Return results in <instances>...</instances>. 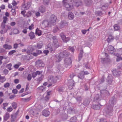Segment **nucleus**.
Instances as JSON below:
<instances>
[{"mask_svg": "<svg viewBox=\"0 0 122 122\" xmlns=\"http://www.w3.org/2000/svg\"><path fill=\"white\" fill-rule=\"evenodd\" d=\"M56 16L54 15H52L50 17L49 22L44 20L43 21L42 25L45 27H49L51 25H54L56 22Z\"/></svg>", "mask_w": 122, "mask_h": 122, "instance_id": "obj_1", "label": "nucleus"}, {"mask_svg": "<svg viewBox=\"0 0 122 122\" xmlns=\"http://www.w3.org/2000/svg\"><path fill=\"white\" fill-rule=\"evenodd\" d=\"M116 102L114 100H109L108 103L106 104L107 107L104 109V111L107 114L112 113L113 111L114 105Z\"/></svg>", "mask_w": 122, "mask_h": 122, "instance_id": "obj_2", "label": "nucleus"}, {"mask_svg": "<svg viewBox=\"0 0 122 122\" xmlns=\"http://www.w3.org/2000/svg\"><path fill=\"white\" fill-rule=\"evenodd\" d=\"M68 53L66 51H65L60 53L58 55L56 56V61L59 62L60 61L63 57H64L65 56H67Z\"/></svg>", "mask_w": 122, "mask_h": 122, "instance_id": "obj_3", "label": "nucleus"}, {"mask_svg": "<svg viewBox=\"0 0 122 122\" xmlns=\"http://www.w3.org/2000/svg\"><path fill=\"white\" fill-rule=\"evenodd\" d=\"M68 109L67 112L68 113H75V110L73 105L71 103H69L67 106Z\"/></svg>", "mask_w": 122, "mask_h": 122, "instance_id": "obj_4", "label": "nucleus"}, {"mask_svg": "<svg viewBox=\"0 0 122 122\" xmlns=\"http://www.w3.org/2000/svg\"><path fill=\"white\" fill-rule=\"evenodd\" d=\"M63 2L64 3V6L66 8H68V9H67V10L68 11L70 10L71 9V6L68 4H66L65 3L71 4L72 0H63Z\"/></svg>", "mask_w": 122, "mask_h": 122, "instance_id": "obj_5", "label": "nucleus"}, {"mask_svg": "<svg viewBox=\"0 0 122 122\" xmlns=\"http://www.w3.org/2000/svg\"><path fill=\"white\" fill-rule=\"evenodd\" d=\"M52 38L54 40L53 41V45L54 46V47L56 48L58 47L59 44L57 40H56V37L55 36H53L52 37Z\"/></svg>", "mask_w": 122, "mask_h": 122, "instance_id": "obj_6", "label": "nucleus"}, {"mask_svg": "<svg viewBox=\"0 0 122 122\" xmlns=\"http://www.w3.org/2000/svg\"><path fill=\"white\" fill-rule=\"evenodd\" d=\"M64 42H66L70 40L69 37L66 38L65 36L64 35L63 33H61L60 34Z\"/></svg>", "mask_w": 122, "mask_h": 122, "instance_id": "obj_7", "label": "nucleus"}, {"mask_svg": "<svg viewBox=\"0 0 122 122\" xmlns=\"http://www.w3.org/2000/svg\"><path fill=\"white\" fill-rule=\"evenodd\" d=\"M36 65L37 67H41L44 66V64L41 61L38 60L36 62Z\"/></svg>", "mask_w": 122, "mask_h": 122, "instance_id": "obj_8", "label": "nucleus"}, {"mask_svg": "<svg viewBox=\"0 0 122 122\" xmlns=\"http://www.w3.org/2000/svg\"><path fill=\"white\" fill-rule=\"evenodd\" d=\"M59 79V77L57 76H56L54 77L51 76L50 78V80H51V82L53 83H55Z\"/></svg>", "mask_w": 122, "mask_h": 122, "instance_id": "obj_9", "label": "nucleus"}, {"mask_svg": "<svg viewBox=\"0 0 122 122\" xmlns=\"http://www.w3.org/2000/svg\"><path fill=\"white\" fill-rule=\"evenodd\" d=\"M34 50V48L31 46H29L28 48L26 53L28 55H30L32 54Z\"/></svg>", "mask_w": 122, "mask_h": 122, "instance_id": "obj_10", "label": "nucleus"}, {"mask_svg": "<svg viewBox=\"0 0 122 122\" xmlns=\"http://www.w3.org/2000/svg\"><path fill=\"white\" fill-rule=\"evenodd\" d=\"M36 90L40 92H42L45 91L46 90V87H44L42 86H40L37 88Z\"/></svg>", "mask_w": 122, "mask_h": 122, "instance_id": "obj_11", "label": "nucleus"}, {"mask_svg": "<svg viewBox=\"0 0 122 122\" xmlns=\"http://www.w3.org/2000/svg\"><path fill=\"white\" fill-rule=\"evenodd\" d=\"M105 54L106 56V58H101L102 62H103L104 61H106V62L109 61H110V59L109 58L108 55L106 53H105Z\"/></svg>", "mask_w": 122, "mask_h": 122, "instance_id": "obj_12", "label": "nucleus"}, {"mask_svg": "<svg viewBox=\"0 0 122 122\" xmlns=\"http://www.w3.org/2000/svg\"><path fill=\"white\" fill-rule=\"evenodd\" d=\"M75 84V83L73 81H71L69 83L68 87L70 89H71L73 88Z\"/></svg>", "mask_w": 122, "mask_h": 122, "instance_id": "obj_13", "label": "nucleus"}, {"mask_svg": "<svg viewBox=\"0 0 122 122\" xmlns=\"http://www.w3.org/2000/svg\"><path fill=\"white\" fill-rule=\"evenodd\" d=\"M50 114V112L47 110H44L42 111V114L43 115L45 116H48Z\"/></svg>", "mask_w": 122, "mask_h": 122, "instance_id": "obj_14", "label": "nucleus"}, {"mask_svg": "<svg viewBox=\"0 0 122 122\" xmlns=\"http://www.w3.org/2000/svg\"><path fill=\"white\" fill-rule=\"evenodd\" d=\"M100 106L101 105L100 104L97 105H93L91 107L94 109L98 110L100 109L101 107Z\"/></svg>", "mask_w": 122, "mask_h": 122, "instance_id": "obj_15", "label": "nucleus"}, {"mask_svg": "<svg viewBox=\"0 0 122 122\" xmlns=\"http://www.w3.org/2000/svg\"><path fill=\"white\" fill-rule=\"evenodd\" d=\"M3 47L4 49L8 50H9L12 48V47L11 45H8L7 44H4L3 45Z\"/></svg>", "mask_w": 122, "mask_h": 122, "instance_id": "obj_16", "label": "nucleus"}, {"mask_svg": "<svg viewBox=\"0 0 122 122\" xmlns=\"http://www.w3.org/2000/svg\"><path fill=\"white\" fill-rule=\"evenodd\" d=\"M38 10L41 13H43L45 12V9L44 7L40 6L38 8Z\"/></svg>", "mask_w": 122, "mask_h": 122, "instance_id": "obj_17", "label": "nucleus"}, {"mask_svg": "<svg viewBox=\"0 0 122 122\" xmlns=\"http://www.w3.org/2000/svg\"><path fill=\"white\" fill-rule=\"evenodd\" d=\"M42 32L41 30L37 28L36 30V34L38 36H40L42 34Z\"/></svg>", "mask_w": 122, "mask_h": 122, "instance_id": "obj_18", "label": "nucleus"}, {"mask_svg": "<svg viewBox=\"0 0 122 122\" xmlns=\"http://www.w3.org/2000/svg\"><path fill=\"white\" fill-rule=\"evenodd\" d=\"M114 38L113 36L110 35L107 39V41L108 42H110L112 41L114 39Z\"/></svg>", "mask_w": 122, "mask_h": 122, "instance_id": "obj_19", "label": "nucleus"}, {"mask_svg": "<svg viewBox=\"0 0 122 122\" xmlns=\"http://www.w3.org/2000/svg\"><path fill=\"white\" fill-rule=\"evenodd\" d=\"M9 113L6 112L4 116V120L5 121H7L9 117Z\"/></svg>", "mask_w": 122, "mask_h": 122, "instance_id": "obj_20", "label": "nucleus"}, {"mask_svg": "<svg viewBox=\"0 0 122 122\" xmlns=\"http://www.w3.org/2000/svg\"><path fill=\"white\" fill-rule=\"evenodd\" d=\"M77 76L79 78L81 79H83L84 77V75L82 71L79 73Z\"/></svg>", "mask_w": 122, "mask_h": 122, "instance_id": "obj_21", "label": "nucleus"}, {"mask_svg": "<svg viewBox=\"0 0 122 122\" xmlns=\"http://www.w3.org/2000/svg\"><path fill=\"white\" fill-rule=\"evenodd\" d=\"M29 36H30L31 39H32L35 37V36L34 33L32 32H30L29 34Z\"/></svg>", "mask_w": 122, "mask_h": 122, "instance_id": "obj_22", "label": "nucleus"}, {"mask_svg": "<svg viewBox=\"0 0 122 122\" xmlns=\"http://www.w3.org/2000/svg\"><path fill=\"white\" fill-rule=\"evenodd\" d=\"M108 50L109 52L110 53H112V51H113L114 50V48L113 46L110 45L108 47Z\"/></svg>", "mask_w": 122, "mask_h": 122, "instance_id": "obj_23", "label": "nucleus"}, {"mask_svg": "<svg viewBox=\"0 0 122 122\" xmlns=\"http://www.w3.org/2000/svg\"><path fill=\"white\" fill-rule=\"evenodd\" d=\"M50 45L48 44L47 46L46 47V48L47 49H48L51 52H53L54 51V50L52 49V48L49 46Z\"/></svg>", "mask_w": 122, "mask_h": 122, "instance_id": "obj_24", "label": "nucleus"}, {"mask_svg": "<svg viewBox=\"0 0 122 122\" xmlns=\"http://www.w3.org/2000/svg\"><path fill=\"white\" fill-rule=\"evenodd\" d=\"M90 102V101L89 100H84L83 103L84 105L86 106L88 105Z\"/></svg>", "mask_w": 122, "mask_h": 122, "instance_id": "obj_25", "label": "nucleus"}, {"mask_svg": "<svg viewBox=\"0 0 122 122\" xmlns=\"http://www.w3.org/2000/svg\"><path fill=\"white\" fill-rule=\"evenodd\" d=\"M43 108V106L41 105H39L35 109L37 111H39L41 110Z\"/></svg>", "mask_w": 122, "mask_h": 122, "instance_id": "obj_26", "label": "nucleus"}, {"mask_svg": "<svg viewBox=\"0 0 122 122\" xmlns=\"http://www.w3.org/2000/svg\"><path fill=\"white\" fill-rule=\"evenodd\" d=\"M29 7L27 6L25 3H24L22 6L21 10H23V9L25 10H27L29 9Z\"/></svg>", "mask_w": 122, "mask_h": 122, "instance_id": "obj_27", "label": "nucleus"}, {"mask_svg": "<svg viewBox=\"0 0 122 122\" xmlns=\"http://www.w3.org/2000/svg\"><path fill=\"white\" fill-rule=\"evenodd\" d=\"M74 16L72 12H70L69 13L68 18L69 19H72L74 18Z\"/></svg>", "mask_w": 122, "mask_h": 122, "instance_id": "obj_28", "label": "nucleus"}, {"mask_svg": "<svg viewBox=\"0 0 122 122\" xmlns=\"http://www.w3.org/2000/svg\"><path fill=\"white\" fill-rule=\"evenodd\" d=\"M31 12L30 11H28L25 15H24V17H29L31 16L32 15Z\"/></svg>", "mask_w": 122, "mask_h": 122, "instance_id": "obj_29", "label": "nucleus"}, {"mask_svg": "<svg viewBox=\"0 0 122 122\" xmlns=\"http://www.w3.org/2000/svg\"><path fill=\"white\" fill-rule=\"evenodd\" d=\"M70 122H77V118L76 117H72L70 119Z\"/></svg>", "mask_w": 122, "mask_h": 122, "instance_id": "obj_30", "label": "nucleus"}, {"mask_svg": "<svg viewBox=\"0 0 122 122\" xmlns=\"http://www.w3.org/2000/svg\"><path fill=\"white\" fill-rule=\"evenodd\" d=\"M43 45V44L41 42L37 43V48L38 49H40L42 48Z\"/></svg>", "mask_w": 122, "mask_h": 122, "instance_id": "obj_31", "label": "nucleus"}, {"mask_svg": "<svg viewBox=\"0 0 122 122\" xmlns=\"http://www.w3.org/2000/svg\"><path fill=\"white\" fill-rule=\"evenodd\" d=\"M6 80V79L4 76H1L0 75V81L3 83Z\"/></svg>", "mask_w": 122, "mask_h": 122, "instance_id": "obj_32", "label": "nucleus"}, {"mask_svg": "<svg viewBox=\"0 0 122 122\" xmlns=\"http://www.w3.org/2000/svg\"><path fill=\"white\" fill-rule=\"evenodd\" d=\"M81 2L80 0H78L75 2V5L76 6L78 7L79 5H81Z\"/></svg>", "mask_w": 122, "mask_h": 122, "instance_id": "obj_33", "label": "nucleus"}, {"mask_svg": "<svg viewBox=\"0 0 122 122\" xmlns=\"http://www.w3.org/2000/svg\"><path fill=\"white\" fill-rule=\"evenodd\" d=\"M13 33L15 34H17L19 33L20 32L19 30L17 29H14L13 31Z\"/></svg>", "mask_w": 122, "mask_h": 122, "instance_id": "obj_34", "label": "nucleus"}, {"mask_svg": "<svg viewBox=\"0 0 122 122\" xmlns=\"http://www.w3.org/2000/svg\"><path fill=\"white\" fill-rule=\"evenodd\" d=\"M47 94L46 96V97L47 98V99L49 98V97L51 93V91H47Z\"/></svg>", "mask_w": 122, "mask_h": 122, "instance_id": "obj_35", "label": "nucleus"}, {"mask_svg": "<svg viewBox=\"0 0 122 122\" xmlns=\"http://www.w3.org/2000/svg\"><path fill=\"white\" fill-rule=\"evenodd\" d=\"M114 30H117L120 29V27L117 24H115L114 26Z\"/></svg>", "mask_w": 122, "mask_h": 122, "instance_id": "obj_36", "label": "nucleus"}, {"mask_svg": "<svg viewBox=\"0 0 122 122\" xmlns=\"http://www.w3.org/2000/svg\"><path fill=\"white\" fill-rule=\"evenodd\" d=\"M21 65L20 63H18L17 64H16L14 66V67L15 68L17 69L18 68L19 66Z\"/></svg>", "mask_w": 122, "mask_h": 122, "instance_id": "obj_37", "label": "nucleus"}, {"mask_svg": "<svg viewBox=\"0 0 122 122\" xmlns=\"http://www.w3.org/2000/svg\"><path fill=\"white\" fill-rule=\"evenodd\" d=\"M116 56H117V61H119L121 60H122V58L120 57H119V54H118L116 55Z\"/></svg>", "mask_w": 122, "mask_h": 122, "instance_id": "obj_38", "label": "nucleus"}, {"mask_svg": "<svg viewBox=\"0 0 122 122\" xmlns=\"http://www.w3.org/2000/svg\"><path fill=\"white\" fill-rule=\"evenodd\" d=\"M3 22L4 24H5L6 23V21L8 20V19L6 16H4L3 18Z\"/></svg>", "mask_w": 122, "mask_h": 122, "instance_id": "obj_39", "label": "nucleus"}, {"mask_svg": "<svg viewBox=\"0 0 122 122\" xmlns=\"http://www.w3.org/2000/svg\"><path fill=\"white\" fill-rule=\"evenodd\" d=\"M11 11L12 12V14L13 15H15L16 14L15 12V9H12Z\"/></svg>", "mask_w": 122, "mask_h": 122, "instance_id": "obj_40", "label": "nucleus"}, {"mask_svg": "<svg viewBox=\"0 0 122 122\" xmlns=\"http://www.w3.org/2000/svg\"><path fill=\"white\" fill-rule=\"evenodd\" d=\"M12 106L14 109H15L17 107V104L15 102H14L12 104Z\"/></svg>", "mask_w": 122, "mask_h": 122, "instance_id": "obj_41", "label": "nucleus"}, {"mask_svg": "<svg viewBox=\"0 0 122 122\" xmlns=\"http://www.w3.org/2000/svg\"><path fill=\"white\" fill-rule=\"evenodd\" d=\"M16 51L15 50H12L9 52L8 54L10 55H11L13 54Z\"/></svg>", "mask_w": 122, "mask_h": 122, "instance_id": "obj_42", "label": "nucleus"}, {"mask_svg": "<svg viewBox=\"0 0 122 122\" xmlns=\"http://www.w3.org/2000/svg\"><path fill=\"white\" fill-rule=\"evenodd\" d=\"M82 72L84 75H88L89 74V72L86 71H83Z\"/></svg>", "mask_w": 122, "mask_h": 122, "instance_id": "obj_43", "label": "nucleus"}, {"mask_svg": "<svg viewBox=\"0 0 122 122\" xmlns=\"http://www.w3.org/2000/svg\"><path fill=\"white\" fill-rule=\"evenodd\" d=\"M10 84L9 83H5L4 85V87L5 88H7L10 86Z\"/></svg>", "mask_w": 122, "mask_h": 122, "instance_id": "obj_44", "label": "nucleus"}, {"mask_svg": "<svg viewBox=\"0 0 122 122\" xmlns=\"http://www.w3.org/2000/svg\"><path fill=\"white\" fill-rule=\"evenodd\" d=\"M11 66L12 64H9L7 65V67L9 70H11Z\"/></svg>", "mask_w": 122, "mask_h": 122, "instance_id": "obj_45", "label": "nucleus"}, {"mask_svg": "<svg viewBox=\"0 0 122 122\" xmlns=\"http://www.w3.org/2000/svg\"><path fill=\"white\" fill-rule=\"evenodd\" d=\"M36 52L38 55H40L42 53L41 51L39 50H37L36 51Z\"/></svg>", "mask_w": 122, "mask_h": 122, "instance_id": "obj_46", "label": "nucleus"}, {"mask_svg": "<svg viewBox=\"0 0 122 122\" xmlns=\"http://www.w3.org/2000/svg\"><path fill=\"white\" fill-rule=\"evenodd\" d=\"M12 4L13 6H15L17 5V3L15 0H13L12 2Z\"/></svg>", "mask_w": 122, "mask_h": 122, "instance_id": "obj_47", "label": "nucleus"}, {"mask_svg": "<svg viewBox=\"0 0 122 122\" xmlns=\"http://www.w3.org/2000/svg\"><path fill=\"white\" fill-rule=\"evenodd\" d=\"M12 110L13 109L11 107H8L7 109V111L8 112H11L12 111Z\"/></svg>", "mask_w": 122, "mask_h": 122, "instance_id": "obj_48", "label": "nucleus"}, {"mask_svg": "<svg viewBox=\"0 0 122 122\" xmlns=\"http://www.w3.org/2000/svg\"><path fill=\"white\" fill-rule=\"evenodd\" d=\"M12 92L13 93L15 94H16L17 93L18 91L16 89H14L13 90Z\"/></svg>", "mask_w": 122, "mask_h": 122, "instance_id": "obj_49", "label": "nucleus"}, {"mask_svg": "<svg viewBox=\"0 0 122 122\" xmlns=\"http://www.w3.org/2000/svg\"><path fill=\"white\" fill-rule=\"evenodd\" d=\"M39 12L38 11L35 13V15L37 17L40 16V14Z\"/></svg>", "mask_w": 122, "mask_h": 122, "instance_id": "obj_50", "label": "nucleus"}, {"mask_svg": "<svg viewBox=\"0 0 122 122\" xmlns=\"http://www.w3.org/2000/svg\"><path fill=\"white\" fill-rule=\"evenodd\" d=\"M34 25L33 24H32L31 25L29 26V29L30 30H31L34 28Z\"/></svg>", "mask_w": 122, "mask_h": 122, "instance_id": "obj_51", "label": "nucleus"}, {"mask_svg": "<svg viewBox=\"0 0 122 122\" xmlns=\"http://www.w3.org/2000/svg\"><path fill=\"white\" fill-rule=\"evenodd\" d=\"M5 6L4 5H2L0 7L1 9L2 10H4L5 9Z\"/></svg>", "mask_w": 122, "mask_h": 122, "instance_id": "obj_52", "label": "nucleus"}, {"mask_svg": "<svg viewBox=\"0 0 122 122\" xmlns=\"http://www.w3.org/2000/svg\"><path fill=\"white\" fill-rule=\"evenodd\" d=\"M27 79L28 81H30L31 79V77L30 74H29L27 76Z\"/></svg>", "mask_w": 122, "mask_h": 122, "instance_id": "obj_53", "label": "nucleus"}, {"mask_svg": "<svg viewBox=\"0 0 122 122\" xmlns=\"http://www.w3.org/2000/svg\"><path fill=\"white\" fill-rule=\"evenodd\" d=\"M26 12L25 10H24L22 11L21 12V14L23 15L24 17V15H25V14L26 13Z\"/></svg>", "mask_w": 122, "mask_h": 122, "instance_id": "obj_54", "label": "nucleus"}, {"mask_svg": "<svg viewBox=\"0 0 122 122\" xmlns=\"http://www.w3.org/2000/svg\"><path fill=\"white\" fill-rule=\"evenodd\" d=\"M43 52L44 53L47 55L49 52V51L48 50H46L44 51Z\"/></svg>", "mask_w": 122, "mask_h": 122, "instance_id": "obj_55", "label": "nucleus"}, {"mask_svg": "<svg viewBox=\"0 0 122 122\" xmlns=\"http://www.w3.org/2000/svg\"><path fill=\"white\" fill-rule=\"evenodd\" d=\"M8 72V71L7 70L5 69L3 71V73L5 74H7Z\"/></svg>", "mask_w": 122, "mask_h": 122, "instance_id": "obj_56", "label": "nucleus"}, {"mask_svg": "<svg viewBox=\"0 0 122 122\" xmlns=\"http://www.w3.org/2000/svg\"><path fill=\"white\" fill-rule=\"evenodd\" d=\"M4 94L2 91L0 92V97H4Z\"/></svg>", "mask_w": 122, "mask_h": 122, "instance_id": "obj_57", "label": "nucleus"}, {"mask_svg": "<svg viewBox=\"0 0 122 122\" xmlns=\"http://www.w3.org/2000/svg\"><path fill=\"white\" fill-rule=\"evenodd\" d=\"M32 76L33 78L37 76L36 74V72L33 73L32 74Z\"/></svg>", "mask_w": 122, "mask_h": 122, "instance_id": "obj_58", "label": "nucleus"}, {"mask_svg": "<svg viewBox=\"0 0 122 122\" xmlns=\"http://www.w3.org/2000/svg\"><path fill=\"white\" fill-rule=\"evenodd\" d=\"M3 58V57L2 56H0V65L2 63V60Z\"/></svg>", "mask_w": 122, "mask_h": 122, "instance_id": "obj_59", "label": "nucleus"}, {"mask_svg": "<svg viewBox=\"0 0 122 122\" xmlns=\"http://www.w3.org/2000/svg\"><path fill=\"white\" fill-rule=\"evenodd\" d=\"M14 81L15 84H17L19 83V80L18 79H16L14 80Z\"/></svg>", "mask_w": 122, "mask_h": 122, "instance_id": "obj_60", "label": "nucleus"}, {"mask_svg": "<svg viewBox=\"0 0 122 122\" xmlns=\"http://www.w3.org/2000/svg\"><path fill=\"white\" fill-rule=\"evenodd\" d=\"M16 24V23L15 22H11L10 24V25L12 26H14Z\"/></svg>", "mask_w": 122, "mask_h": 122, "instance_id": "obj_61", "label": "nucleus"}, {"mask_svg": "<svg viewBox=\"0 0 122 122\" xmlns=\"http://www.w3.org/2000/svg\"><path fill=\"white\" fill-rule=\"evenodd\" d=\"M29 84L28 83H27L26 85V87L25 89V91L28 90L29 89Z\"/></svg>", "mask_w": 122, "mask_h": 122, "instance_id": "obj_62", "label": "nucleus"}, {"mask_svg": "<svg viewBox=\"0 0 122 122\" xmlns=\"http://www.w3.org/2000/svg\"><path fill=\"white\" fill-rule=\"evenodd\" d=\"M36 75H39L41 73H42V72L41 71H36Z\"/></svg>", "mask_w": 122, "mask_h": 122, "instance_id": "obj_63", "label": "nucleus"}, {"mask_svg": "<svg viewBox=\"0 0 122 122\" xmlns=\"http://www.w3.org/2000/svg\"><path fill=\"white\" fill-rule=\"evenodd\" d=\"M21 85L20 84H19L17 86H16V88L17 89H19L21 88Z\"/></svg>", "mask_w": 122, "mask_h": 122, "instance_id": "obj_64", "label": "nucleus"}]
</instances>
